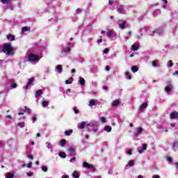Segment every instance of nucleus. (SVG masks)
I'll return each instance as SVG.
<instances>
[{
	"instance_id": "2",
	"label": "nucleus",
	"mask_w": 178,
	"mask_h": 178,
	"mask_svg": "<svg viewBox=\"0 0 178 178\" xmlns=\"http://www.w3.org/2000/svg\"><path fill=\"white\" fill-rule=\"evenodd\" d=\"M70 47H72V43L68 42L66 44L63 46L60 54L63 55V56H66L67 54L70 53Z\"/></svg>"
},
{
	"instance_id": "29",
	"label": "nucleus",
	"mask_w": 178,
	"mask_h": 178,
	"mask_svg": "<svg viewBox=\"0 0 178 178\" xmlns=\"http://www.w3.org/2000/svg\"><path fill=\"white\" fill-rule=\"evenodd\" d=\"M72 176L74 178L80 177V176L79 175V172L77 171H74V172L72 173Z\"/></svg>"
},
{
	"instance_id": "56",
	"label": "nucleus",
	"mask_w": 178,
	"mask_h": 178,
	"mask_svg": "<svg viewBox=\"0 0 178 178\" xmlns=\"http://www.w3.org/2000/svg\"><path fill=\"white\" fill-rule=\"evenodd\" d=\"M105 70H106V72H109V70H110L109 66H108V65L106 66Z\"/></svg>"
},
{
	"instance_id": "12",
	"label": "nucleus",
	"mask_w": 178,
	"mask_h": 178,
	"mask_svg": "<svg viewBox=\"0 0 178 178\" xmlns=\"http://www.w3.org/2000/svg\"><path fill=\"white\" fill-rule=\"evenodd\" d=\"M119 105H120V100L115 99L112 102L111 106L113 108H116V106H119Z\"/></svg>"
},
{
	"instance_id": "60",
	"label": "nucleus",
	"mask_w": 178,
	"mask_h": 178,
	"mask_svg": "<svg viewBox=\"0 0 178 178\" xmlns=\"http://www.w3.org/2000/svg\"><path fill=\"white\" fill-rule=\"evenodd\" d=\"M74 113L77 114V113H79V110H77V108H74Z\"/></svg>"
},
{
	"instance_id": "6",
	"label": "nucleus",
	"mask_w": 178,
	"mask_h": 178,
	"mask_svg": "<svg viewBox=\"0 0 178 178\" xmlns=\"http://www.w3.org/2000/svg\"><path fill=\"white\" fill-rule=\"evenodd\" d=\"M98 99H90L89 101V104H88V106H90V108H92L93 106H95V105H98Z\"/></svg>"
},
{
	"instance_id": "19",
	"label": "nucleus",
	"mask_w": 178,
	"mask_h": 178,
	"mask_svg": "<svg viewBox=\"0 0 178 178\" xmlns=\"http://www.w3.org/2000/svg\"><path fill=\"white\" fill-rule=\"evenodd\" d=\"M104 131L107 133H111L112 131V127L111 126H105L104 127Z\"/></svg>"
},
{
	"instance_id": "35",
	"label": "nucleus",
	"mask_w": 178,
	"mask_h": 178,
	"mask_svg": "<svg viewBox=\"0 0 178 178\" xmlns=\"http://www.w3.org/2000/svg\"><path fill=\"white\" fill-rule=\"evenodd\" d=\"M152 65L153 67H156L158 66V61L153 60L152 63Z\"/></svg>"
},
{
	"instance_id": "57",
	"label": "nucleus",
	"mask_w": 178,
	"mask_h": 178,
	"mask_svg": "<svg viewBox=\"0 0 178 178\" xmlns=\"http://www.w3.org/2000/svg\"><path fill=\"white\" fill-rule=\"evenodd\" d=\"M65 84H72V81H70L69 80H66L65 81Z\"/></svg>"
},
{
	"instance_id": "9",
	"label": "nucleus",
	"mask_w": 178,
	"mask_h": 178,
	"mask_svg": "<svg viewBox=\"0 0 178 178\" xmlns=\"http://www.w3.org/2000/svg\"><path fill=\"white\" fill-rule=\"evenodd\" d=\"M63 70V67H62L61 65H58L55 67V72H56V73H58V74H60V73H62Z\"/></svg>"
},
{
	"instance_id": "61",
	"label": "nucleus",
	"mask_w": 178,
	"mask_h": 178,
	"mask_svg": "<svg viewBox=\"0 0 178 178\" xmlns=\"http://www.w3.org/2000/svg\"><path fill=\"white\" fill-rule=\"evenodd\" d=\"M73 161H76V157H73L70 159V162H73Z\"/></svg>"
},
{
	"instance_id": "64",
	"label": "nucleus",
	"mask_w": 178,
	"mask_h": 178,
	"mask_svg": "<svg viewBox=\"0 0 178 178\" xmlns=\"http://www.w3.org/2000/svg\"><path fill=\"white\" fill-rule=\"evenodd\" d=\"M62 178H69V175L63 176Z\"/></svg>"
},
{
	"instance_id": "23",
	"label": "nucleus",
	"mask_w": 178,
	"mask_h": 178,
	"mask_svg": "<svg viewBox=\"0 0 178 178\" xmlns=\"http://www.w3.org/2000/svg\"><path fill=\"white\" fill-rule=\"evenodd\" d=\"M134 163H134V161L130 160V161L128 162L127 166H129V168H133V166L134 165Z\"/></svg>"
},
{
	"instance_id": "31",
	"label": "nucleus",
	"mask_w": 178,
	"mask_h": 178,
	"mask_svg": "<svg viewBox=\"0 0 178 178\" xmlns=\"http://www.w3.org/2000/svg\"><path fill=\"white\" fill-rule=\"evenodd\" d=\"M60 144L61 145V147H65V145H66V140L63 139L60 140Z\"/></svg>"
},
{
	"instance_id": "13",
	"label": "nucleus",
	"mask_w": 178,
	"mask_h": 178,
	"mask_svg": "<svg viewBox=\"0 0 178 178\" xmlns=\"http://www.w3.org/2000/svg\"><path fill=\"white\" fill-rule=\"evenodd\" d=\"M106 35L108 38H111V37H113V35H115V31L113 29H109L106 32Z\"/></svg>"
},
{
	"instance_id": "5",
	"label": "nucleus",
	"mask_w": 178,
	"mask_h": 178,
	"mask_svg": "<svg viewBox=\"0 0 178 178\" xmlns=\"http://www.w3.org/2000/svg\"><path fill=\"white\" fill-rule=\"evenodd\" d=\"M166 86L165 87V92H170L173 90V82L172 81H168L165 83Z\"/></svg>"
},
{
	"instance_id": "10",
	"label": "nucleus",
	"mask_w": 178,
	"mask_h": 178,
	"mask_svg": "<svg viewBox=\"0 0 178 178\" xmlns=\"http://www.w3.org/2000/svg\"><path fill=\"white\" fill-rule=\"evenodd\" d=\"M83 168H87V169H92V170H95V168H94L93 165L91 164L87 163V162H83Z\"/></svg>"
},
{
	"instance_id": "41",
	"label": "nucleus",
	"mask_w": 178,
	"mask_h": 178,
	"mask_svg": "<svg viewBox=\"0 0 178 178\" xmlns=\"http://www.w3.org/2000/svg\"><path fill=\"white\" fill-rule=\"evenodd\" d=\"M42 170L43 172H48V168L46 165L42 166Z\"/></svg>"
},
{
	"instance_id": "39",
	"label": "nucleus",
	"mask_w": 178,
	"mask_h": 178,
	"mask_svg": "<svg viewBox=\"0 0 178 178\" xmlns=\"http://www.w3.org/2000/svg\"><path fill=\"white\" fill-rule=\"evenodd\" d=\"M50 72H51V68H49V67H46V68H45V70H44V73H45L46 74H49Z\"/></svg>"
},
{
	"instance_id": "36",
	"label": "nucleus",
	"mask_w": 178,
	"mask_h": 178,
	"mask_svg": "<svg viewBox=\"0 0 178 178\" xmlns=\"http://www.w3.org/2000/svg\"><path fill=\"white\" fill-rule=\"evenodd\" d=\"M24 112H26L27 113H31V109H30L29 108H27V106H25Z\"/></svg>"
},
{
	"instance_id": "17",
	"label": "nucleus",
	"mask_w": 178,
	"mask_h": 178,
	"mask_svg": "<svg viewBox=\"0 0 178 178\" xmlns=\"http://www.w3.org/2000/svg\"><path fill=\"white\" fill-rule=\"evenodd\" d=\"M147 106H148V103L145 102L140 106L139 111H144V109H145V108H147Z\"/></svg>"
},
{
	"instance_id": "8",
	"label": "nucleus",
	"mask_w": 178,
	"mask_h": 178,
	"mask_svg": "<svg viewBox=\"0 0 178 178\" xmlns=\"http://www.w3.org/2000/svg\"><path fill=\"white\" fill-rule=\"evenodd\" d=\"M68 152L71 156H76V148L74 147L68 148Z\"/></svg>"
},
{
	"instance_id": "21",
	"label": "nucleus",
	"mask_w": 178,
	"mask_h": 178,
	"mask_svg": "<svg viewBox=\"0 0 178 178\" xmlns=\"http://www.w3.org/2000/svg\"><path fill=\"white\" fill-rule=\"evenodd\" d=\"M17 126H18V127H20V129H23L24 127H25L26 123L24 122H18L17 124Z\"/></svg>"
},
{
	"instance_id": "53",
	"label": "nucleus",
	"mask_w": 178,
	"mask_h": 178,
	"mask_svg": "<svg viewBox=\"0 0 178 178\" xmlns=\"http://www.w3.org/2000/svg\"><path fill=\"white\" fill-rule=\"evenodd\" d=\"M81 13V8H77L76 9V13L79 15Z\"/></svg>"
},
{
	"instance_id": "37",
	"label": "nucleus",
	"mask_w": 178,
	"mask_h": 178,
	"mask_svg": "<svg viewBox=\"0 0 178 178\" xmlns=\"http://www.w3.org/2000/svg\"><path fill=\"white\" fill-rule=\"evenodd\" d=\"M131 49H132V51H137L138 49V47H137V45H136V44H133L131 46Z\"/></svg>"
},
{
	"instance_id": "49",
	"label": "nucleus",
	"mask_w": 178,
	"mask_h": 178,
	"mask_svg": "<svg viewBox=\"0 0 178 178\" xmlns=\"http://www.w3.org/2000/svg\"><path fill=\"white\" fill-rule=\"evenodd\" d=\"M33 165V163L31 161L27 164V168H29V169H30L31 168V166Z\"/></svg>"
},
{
	"instance_id": "34",
	"label": "nucleus",
	"mask_w": 178,
	"mask_h": 178,
	"mask_svg": "<svg viewBox=\"0 0 178 178\" xmlns=\"http://www.w3.org/2000/svg\"><path fill=\"white\" fill-rule=\"evenodd\" d=\"M29 30H30V28H29L28 26H24L22 28V33H26V31H29Z\"/></svg>"
},
{
	"instance_id": "4",
	"label": "nucleus",
	"mask_w": 178,
	"mask_h": 178,
	"mask_svg": "<svg viewBox=\"0 0 178 178\" xmlns=\"http://www.w3.org/2000/svg\"><path fill=\"white\" fill-rule=\"evenodd\" d=\"M117 12L120 15H126L127 12V7L123 5H120L117 8Z\"/></svg>"
},
{
	"instance_id": "7",
	"label": "nucleus",
	"mask_w": 178,
	"mask_h": 178,
	"mask_svg": "<svg viewBox=\"0 0 178 178\" xmlns=\"http://www.w3.org/2000/svg\"><path fill=\"white\" fill-rule=\"evenodd\" d=\"M33 81H34V77L29 79L27 84L24 87V90L25 91H27L29 90V86H31Z\"/></svg>"
},
{
	"instance_id": "48",
	"label": "nucleus",
	"mask_w": 178,
	"mask_h": 178,
	"mask_svg": "<svg viewBox=\"0 0 178 178\" xmlns=\"http://www.w3.org/2000/svg\"><path fill=\"white\" fill-rule=\"evenodd\" d=\"M142 149L143 151H145V149H147V144H143L142 146Z\"/></svg>"
},
{
	"instance_id": "59",
	"label": "nucleus",
	"mask_w": 178,
	"mask_h": 178,
	"mask_svg": "<svg viewBox=\"0 0 178 178\" xmlns=\"http://www.w3.org/2000/svg\"><path fill=\"white\" fill-rule=\"evenodd\" d=\"M162 8H163V9H168V7L166 6V4H163Z\"/></svg>"
},
{
	"instance_id": "24",
	"label": "nucleus",
	"mask_w": 178,
	"mask_h": 178,
	"mask_svg": "<svg viewBox=\"0 0 178 178\" xmlns=\"http://www.w3.org/2000/svg\"><path fill=\"white\" fill-rule=\"evenodd\" d=\"M41 94H42V90H38L36 91L35 92V98H38L40 97V95H41Z\"/></svg>"
},
{
	"instance_id": "32",
	"label": "nucleus",
	"mask_w": 178,
	"mask_h": 178,
	"mask_svg": "<svg viewBox=\"0 0 178 178\" xmlns=\"http://www.w3.org/2000/svg\"><path fill=\"white\" fill-rule=\"evenodd\" d=\"M99 120L102 123H106V118L105 117H100Z\"/></svg>"
},
{
	"instance_id": "28",
	"label": "nucleus",
	"mask_w": 178,
	"mask_h": 178,
	"mask_svg": "<svg viewBox=\"0 0 178 178\" xmlns=\"http://www.w3.org/2000/svg\"><path fill=\"white\" fill-rule=\"evenodd\" d=\"M159 15H161V10H155L153 13V15L158 16Z\"/></svg>"
},
{
	"instance_id": "22",
	"label": "nucleus",
	"mask_w": 178,
	"mask_h": 178,
	"mask_svg": "<svg viewBox=\"0 0 178 178\" xmlns=\"http://www.w3.org/2000/svg\"><path fill=\"white\" fill-rule=\"evenodd\" d=\"M10 88L11 90H13V88H17V84L16 83H15L14 81H12L11 84L10 86Z\"/></svg>"
},
{
	"instance_id": "62",
	"label": "nucleus",
	"mask_w": 178,
	"mask_h": 178,
	"mask_svg": "<svg viewBox=\"0 0 178 178\" xmlns=\"http://www.w3.org/2000/svg\"><path fill=\"white\" fill-rule=\"evenodd\" d=\"M127 154L128 155H131V150H128Z\"/></svg>"
},
{
	"instance_id": "63",
	"label": "nucleus",
	"mask_w": 178,
	"mask_h": 178,
	"mask_svg": "<svg viewBox=\"0 0 178 178\" xmlns=\"http://www.w3.org/2000/svg\"><path fill=\"white\" fill-rule=\"evenodd\" d=\"M167 159H168V162H172V158L168 157Z\"/></svg>"
},
{
	"instance_id": "42",
	"label": "nucleus",
	"mask_w": 178,
	"mask_h": 178,
	"mask_svg": "<svg viewBox=\"0 0 178 178\" xmlns=\"http://www.w3.org/2000/svg\"><path fill=\"white\" fill-rule=\"evenodd\" d=\"M168 67H172V66H173V62L172 61V60H170L169 61H168Z\"/></svg>"
},
{
	"instance_id": "52",
	"label": "nucleus",
	"mask_w": 178,
	"mask_h": 178,
	"mask_svg": "<svg viewBox=\"0 0 178 178\" xmlns=\"http://www.w3.org/2000/svg\"><path fill=\"white\" fill-rule=\"evenodd\" d=\"M173 147H175V148H177V147H178V143H177V142H175V143H173Z\"/></svg>"
},
{
	"instance_id": "40",
	"label": "nucleus",
	"mask_w": 178,
	"mask_h": 178,
	"mask_svg": "<svg viewBox=\"0 0 178 178\" xmlns=\"http://www.w3.org/2000/svg\"><path fill=\"white\" fill-rule=\"evenodd\" d=\"M47 148H48V149H52V147H53L52 143H47Z\"/></svg>"
},
{
	"instance_id": "51",
	"label": "nucleus",
	"mask_w": 178,
	"mask_h": 178,
	"mask_svg": "<svg viewBox=\"0 0 178 178\" xmlns=\"http://www.w3.org/2000/svg\"><path fill=\"white\" fill-rule=\"evenodd\" d=\"M152 178H161V176L158 175H154Z\"/></svg>"
},
{
	"instance_id": "25",
	"label": "nucleus",
	"mask_w": 178,
	"mask_h": 178,
	"mask_svg": "<svg viewBox=\"0 0 178 178\" xmlns=\"http://www.w3.org/2000/svg\"><path fill=\"white\" fill-rule=\"evenodd\" d=\"M48 105H49V102H48L47 101L42 102V106L43 108H47L48 106Z\"/></svg>"
},
{
	"instance_id": "3",
	"label": "nucleus",
	"mask_w": 178,
	"mask_h": 178,
	"mask_svg": "<svg viewBox=\"0 0 178 178\" xmlns=\"http://www.w3.org/2000/svg\"><path fill=\"white\" fill-rule=\"evenodd\" d=\"M28 60L29 62H31V63H37L40 60V56L31 53L28 57Z\"/></svg>"
},
{
	"instance_id": "46",
	"label": "nucleus",
	"mask_w": 178,
	"mask_h": 178,
	"mask_svg": "<svg viewBox=\"0 0 178 178\" xmlns=\"http://www.w3.org/2000/svg\"><path fill=\"white\" fill-rule=\"evenodd\" d=\"M102 42V36H100V38L97 40V44H101Z\"/></svg>"
},
{
	"instance_id": "16",
	"label": "nucleus",
	"mask_w": 178,
	"mask_h": 178,
	"mask_svg": "<svg viewBox=\"0 0 178 178\" xmlns=\"http://www.w3.org/2000/svg\"><path fill=\"white\" fill-rule=\"evenodd\" d=\"M79 83L80 86H86V79L84 78L79 76Z\"/></svg>"
},
{
	"instance_id": "58",
	"label": "nucleus",
	"mask_w": 178,
	"mask_h": 178,
	"mask_svg": "<svg viewBox=\"0 0 178 178\" xmlns=\"http://www.w3.org/2000/svg\"><path fill=\"white\" fill-rule=\"evenodd\" d=\"M108 3L109 5H113V0H109Z\"/></svg>"
},
{
	"instance_id": "45",
	"label": "nucleus",
	"mask_w": 178,
	"mask_h": 178,
	"mask_svg": "<svg viewBox=\"0 0 178 178\" xmlns=\"http://www.w3.org/2000/svg\"><path fill=\"white\" fill-rule=\"evenodd\" d=\"M143 131V129L141 128V127H139L138 129H137V132L138 134H140V133H141Z\"/></svg>"
},
{
	"instance_id": "50",
	"label": "nucleus",
	"mask_w": 178,
	"mask_h": 178,
	"mask_svg": "<svg viewBox=\"0 0 178 178\" xmlns=\"http://www.w3.org/2000/svg\"><path fill=\"white\" fill-rule=\"evenodd\" d=\"M26 175H27L28 177H31V176H33V173L31 172H27Z\"/></svg>"
},
{
	"instance_id": "30",
	"label": "nucleus",
	"mask_w": 178,
	"mask_h": 178,
	"mask_svg": "<svg viewBox=\"0 0 178 178\" xmlns=\"http://www.w3.org/2000/svg\"><path fill=\"white\" fill-rule=\"evenodd\" d=\"M8 40H10L11 41H15V36L13 35H7Z\"/></svg>"
},
{
	"instance_id": "18",
	"label": "nucleus",
	"mask_w": 178,
	"mask_h": 178,
	"mask_svg": "<svg viewBox=\"0 0 178 178\" xmlns=\"http://www.w3.org/2000/svg\"><path fill=\"white\" fill-rule=\"evenodd\" d=\"M86 124H87V122H81V123H79L77 125L78 129H83L86 127Z\"/></svg>"
},
{
	"instance_id": "55",
	"label": "nucleus",
	"mask_w": 178,
	"mask_h": 178,
	"mask_svg": "<svg viewBox=\"0 0 178 178\" xmlns=\"http://www.w3.org/2000/svg\"><path fill=\"white\" fill-rule=\"evenodd\" d=\"M28 158H29V159H34V157H33V155H31V154L28 155Z\"/></svg>"
},
{
	"instance_id": "43",
	"label": "nucleus",
	"mask_w": 178,
	"mask_h": 178,
	"mask_svg": "<svg viewBox=\"0 0 178 178\" xmlns=\"http://www.w3.org/2000/svg\"><path fill=\"white\" fill-rule=\"evenodd\" d=\"M138 152H139V154H143V152H144V150L143 149L142 147H138Z\"/></svg>"
},
{
	"instance_id": "26",
	"label": "nucleus",
	"mask_w": 178,
	"mask_h": 178,
	"mask_svg": "<svg viewBox=\"0 0 178 178\" xmlns=\"http://www.w3.org/2000/svg\"><path fill=\"white\" fill-rule=\"evenodd\" d=\"M13 177H15V175H13V173L7 172L6 174V178H13Z\"/></svg>"
},
{
	"instance_id": "47",
	"label": "nucleus",
	"mask_w": 178,
	"mask_h": 178,
	"mask_svg": "<svg viewBox=\"0 0 178 178\" xmlns=\"http://www.w3.org/2000/svg\"><path fill=\"white\" fill-rule=\"evenodd\" d=\"M109 52V49L106 48L103 50V54H108Z\"/></svg>"
},
{
	"instance_id": "14",
	"label": "nucleus",
	"mask_w": 178,
	"mask_h": 178,
	"mask_svg": "<svg viewBox=\"0 0 178 178\" xmlns=\"http://www.w3.org/2000/svg\"><path fill=\"white\" fill-rule=\"evenodd\" d=\"M170 119H177L178 122V112H173L170 115Z\"/></svg>"
},
{
	"instance_id": "11",
	"label": "nucleus",
	"mask_w": 178,
	"mask_h": 178,
	"mask_svg": "<svg viewBox=\"0 0 178 178\" xmlns=\"http://www.w3.org/2000/svg\"><path fill=\"white\" fill-rule=\"evenodd\" d=\"M83 168H87V169H92V170H95V168H94L93 165L91 164L87 163V162H83Z\"/></svg>"
},
{
	"instance_id": "20",
	"label": "nucleus",
	"mask_w": 178,
	"mask_h": 178,
	"mask_svg": "<svg viewBox=\"0 0 178 178\" xmlns=\"http://www.w3.org/2000/svg\"><path fill=\"white\" fill-rule=\"evenodd\" d=\"M125 76L128 80H131V73L130 72L127 71L124 73Z\"/></svg>"
},
{
	"instance_id": "33",
	"label": "nucleus",
	"mask_w": 178,
	"mask_h": 178,
	"mask_svg": "<svg viewBox=\"0 0 178 178\" xmlns=\"http://www.w3.org/2000/svg\"><path fill=\"white\" fill-rule=\"evenodd\" d=\"M72 133H73V130H72V129L65 131V136H70V134H72Z\"/></svg>"
},
{
	"instance_id": "27",
	"label": "nucleus",
	"mask_w": 178,
	"mask_h": 178,
	"mask_svg": "<svg viewBox=\"0 0 178 178\" xmlns=\"http://www.w3.org/2000/svg\"><path fill=\"white\" fill-rule=\"evenodd\" d=\"M131 70L133 73H136V72H138V67L137 66H132Z\"/></svg>"
},
{
	"instance_id": "38",
	"label": "nucleus",
	"mask_w": 178,
	"mask_h": 178,
	"mask_svg": "<svg viewBox=\"0 0 178 178\" xmlns=\"http://www.w3.org/2000/svg\"><path fill=\"white\" fill-rule=\"evenodd\" d=\"M59 156L60 158H66V153H65V152H60L59 153Z\"/></svg>"
},
{
	"instance_id": "1",
	"label": "nucleus",
	"mask_w": 178,
	"mask_h": 178,
	"mask_svg": "<svg viewBox=\"0 0 178 178\" xmlns=\"http://www.w3.org/2000/svg\"><path fill=\"white\" fill-rule=\"evenodd\" d=\"M4 52L5 54H7V55H14L13 52V47H12V45L10 43H6L4 44L3 47V49H0V53Z\"/></svg>"
},
{
	"instance_id": "54",
	"label": "nucleus",
	"mask_w": 178,
	"mask_h": 178,
	"mask_svg": "<svg viewBox=\"0 0 178 178\" xmlns=\"http://www.w3.org/2000/svg\"><path fill=\"white\" fill-rule=\"evenodd\" d=\"M163 2V5H166L168 3V0H161Z\"/></svg>"
},
{
	"instance_id": "44",
	"label": "nucleus",
	"mask_w": 178,
	"mask_h": 178,
	"mask_svg": "<svg viewBox=\"0 0 178 178\" xmlns=\"http://www.w3.org/2000/svg\"><path fill=\"white\" fill-rule=\"evenodd\" d=\"M1 3H8V2H10V0H0Z\"/></svg>"
},
{
	"instance_id": "15",
	"label": "nucleus",
	"mask_w": 178,
	"mask_h": 178,
	"mask_svg": "<svg viewBox=\"0 0 178 178\" xmlns=\"http://www.w3.org/2000/svg\"><path fill=\"white\" fill-rule=\"evenodd\" d=\"M118 26L121 30H124V29H126V21L122 22H120Z\"/></svg>"
}]
</instances>
